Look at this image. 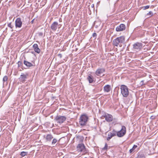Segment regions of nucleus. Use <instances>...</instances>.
<instances>
[{"mask_svg": "<svg viewBox=\"0 0 158 158\" xmlns=\"http://www.w3.org/2000/svg\"><path fill=\"white\" fill-rule=\"evenodd\" d=\"M125 41V36H121L113 40V44L114 46L117 47L119 44V46L121 47L122 46V44Z\"/></svg>", "mask_w": 158, "mask_h": 158, "instance_id": "f257e3e1", "label": "nucleus"}, {"mask_svg": "<svg viewBox=\"0 0 158 158\" xmlns=\"http://www.w3.org/2000/svg\"><path fill=\"white\" fill-rule=\"evenodd\" d=\"M77 151L79 152H82V155H85L88 153L89 151L86 149L83 143H79L77 147Z\"/></svg>", "mask_w": 158, "mask_h": 158, "instance_id": "f03ea898", "label": "nucleus"}, {"mask_svg": "<svg viewBox=\"0 0 158 158\" xmlns=\"http://www.w3.org/2000/svg\"><path fill=\"white\" fill-rule=\"evenodd\" d=\"M79 119L80 125L83 126L86 125L88 119V117L85 114H82L80 116Z\"/></svg>", "mask_w": 158, "mask_h": 158, "instance_id": "7ed1b4c3", "label": "nucleus"}, {"mask_svg": "<svg viewBox=\"0 0 158 158\" xmlns=\"http://www.w3.org/2000/svg\"><path fill=\"white\" fill-rule=\"evenodd\" d=\"M121 93L124 97H127L129 95V91L127 87L125 85H122L120 86Z\"/></svg>", "mask_w": 158, "mask_h": 158, "instance_id": "20e7f679", "label": "nucleus"}, {"mask_svg": "<svg viewBox=\"0 0 158 158\" xmlns=\"http://www.w3.org/2000/svg\"><path fill=\"white\" fill-rule=\"evenodd\" d=\"M54 120L58 123L61 124L63 123L66 120V118L64 116L57 115Z\"/></svg>", "mask_w": 158, "mask_h": 158, "instance_id": "39448f33", "label": "nucleus"}, {"mask_svg": "<svg viewBox=\"0 0 158 158\" xmlns=\"http://www.w3.org/2000/svg\"><path fill=\"white\" fill-rule=\"evenodd\" d=\"M126 128L124 126H122V128L121 130L117 132V135L119 137H121L123 136L126 133Z\"/></svg>", "mask_w": 158, "mask_h": 158, "instance_id": "423d86ee", "label": "nucleus"}, {"mask_svg": "<svg viewBox=\"0 0 158 158\" xmlns=\"http://www.w3.org/2000/svg\"><path fill=\"white\" fill-rule=\"evenodd\" d=\"M28 74L27 73H22L20 77L19 78V79L20 82L23 83L26 81V79L28 78Z\"/></svg>", "mask_w": 158, "mask_h": 158, "instance_id": "0eeeda50", "label": "nucleus"}, {"mask_svg": "<svg viewBox=\"0 0 158 158\" xmlns=\"http://www.w3.org/2000/svg\"><path fill=\"white\" fill-rule=\"evenodd\" d=\"M105 69L104 68H99L95 72V74L97 76H100V75L104 73Z\"/></svg>", "mask_w": 158, "mask_h": 158, "instance_id": "6e6552de", "label": "nucleus"}, {"mask_svg": "<svg viewBox=\"0 0 158 158\" xmlns=\"http://www.w3.org/2000/svg\"><path fill=\"white\" fill-rule=\"evenodd\" d=\"M22 22L20 18H18L15 21V26L16 28H21L22 26Z\"/></svg>", "mask_w": 158, "mask_h": 158, "instance_id": "1a4fd4ad", "label": "nucleus"}, {"mask_svg": "<svg viewBox=\"0 0 158 158\" xmlns=\"http://www.w3.org/2000/svg\"><path fill=\"white\" fill-rule=\"evenodd\" d=\"M143 47V44L141 43L137 42L133 45L134 49L135 50H140Z\"/></svg>", "mask_w": 158, "mask_h": 158, "instance_id": "9d476101", "label": "nucleus"}, {"mask_svg": "<svg viewBox=\"0 0 158 158\" xmlns=\"http://www.w3.org/2000/svg\"><path fill=\"white\" fill-rule=\"evenodd\" d=\"M44 138L45 139L46 142H50L53 138V137L52 135L50 134H47L46 135H44Z\"/></svg>", "mask_w": 158, "mask_h": 158, "instance_id": "9b49d317", "label": "nucleus"}, {"mask_svg": "<svg viewBox=\"0 0 158 158\" xmlns=\"http://www.w3.org/2000/svg\"><path fill=\"white\" fill-rule=\"evenodd\" d=\"M125 29V25L123 24H121L116 27V30L117 31H121L124 30Z\"/></svg>", "mask_w": 158, "mask_h": 158, "instance_id": "f8f14e48", "label": "nucleus"}, {"mask_svg": "<svg viewBox=\"0 0 158 158\" xmlns=\"http://www.w3.org/2000/svg\"><path fill=\"white\" fill-rule=\"evenodd\" d=\"M104 117L105 118L106 121L108 122H111L113 120V116L111 114L106 113L104 115Z\"/></svg>", "mask_w": 158, "mask_h": 158, "instance_id": "ddd939ff", "label": "nucleus"}, {"mask_svg": "<svg viewBox=\"0 0 158 158\" xmlns=\"http://www.w3.org/2000/svg\"><path fill=\"white\" fill-rule=\"evenodd\" d=\"M58 26V23L56 22H54L51 25V28L52 31H55L57 30Z\"/></svg>", "mask_w": 158, "mask_h": 158, "instance_id": "4468645a", "label": "nucleus"}, {"mask_svg": "<svg viewBox=\"0 0 158 158\" xmlns=\"http://www.w3.org/2000/svg\"><path fill=\"white\" fill-rule=\"evenodd\" d=\"M33 47L34 51L38 53H39L40 52V49L39 48L38 45L37 44H34Z\"/></svg>", "mask_w": 158, "mask_h": 158, "instance_id": "2eb2a0df", "label": "nucleus"}, {"mask_svg": "<svg viewBox=\"0 0 158 158\" xmlns=\"http://www.w3.org/2000/svg\"><path fill=\"white\" fill-rule=\"evenodd\" d=\"M103 89L105 92H109L111 89L110 85H105Z\"/></svg>", "mask_w": 158, "mask_h": 158, "instance_id": "dca6fc26", "label": "nucleus"}, {"mask_svg": "<svg viewBox=\"0 0 158 158\" xmlns=\"http://www.w3.org/2000/svg\"><path fill=\"white\" fill-rule=\"evenodd\" d=\"M87 79L89 81V82L90 83H93L94 81L93 77L90 74H89V75L88 76V77H87Z\"/></svg>", "mask_w": 158, "mask_h": 158, "instance_id": "f3484780", "label": "nucleus"}, {"mask_svg": "<svg viewBox=\"0 0 158 158\" xmlns=\"http://www.w3.org/2000/svg\"><path fill=\"white\" fill-rule=\"evenodd\" d=\"M24 64L28 67H31L33 66V64L30 62L24 60Z\"/></svg>", "mask_w": 158, "mask_h": 158, "instance_id": "a211bd4d", "label": "nucleus"}, {"mask_svg": "<svg viewBox=\"0 0 158 158\" xmlns=\"http://www.w3.org/2000/svg\"><path fill=\"white\" fill-rule=\"evenodd\" d=\"M137 147V146L136 145H134L132 148L130 149L129 150V152L130 153H131L132 152H134L136 148Z\"/></svg>", "mask_w": 158, "mask_h": 158, "instance_id": "6ab92c4d", "label": "nucleus"}, {"mask_svg": "<svg viewBox=\"0 0 158 158\" xmlns=\"http://www.w3.org/2000/svg\"><path fill=\"white\" fill-rule=\"evenodd\" d=\"M52 139V141L51 144L52 145H54L56 143H57V142L58 141V140L57 139L55 138H53Z\"/></svg>", "mask_w": 158, "mask_h": 158, "instance_id": "aec40b11", "label": "nucleus"}, {"mask_svg": "<svg viewBox=\"0 0 158 158\" xmlns=\"http://www.w3.org/2000/svg\"><path fill=\"white\" fill-rule=\"evenodd\" d=\"M137 158H145V156L143 154L139 153Z\"/></svg>", "mask_w": 158, "mask_h": 158, "instance_id": "412c9836", "label": "nucleus"}, {"mask_svg": "<svg viewBox=\"0 0 158 158\" xmlns=\"http://www.w3.org/2000/svg\"><path fill=\"white\" fill-rule=\"evenodd\" d=\"M110 133L112 135V136L113 137L116 135H117V132L116 131L114 130H113L112 131V132Z\"/></svg>", "mask_w": 158, "mask_h": 158, "instance_id": "4be33fe9", "label": "nucleus"}, {"mask_svg": "<svg viewBox=\"0 0 158 158\" xmlns=\"http://www.w3.org/2000/svg\"><path fill=\"white\" fill-rule=\"evenodd\" d=\"M28 152H22L20 153V155L23 156H27V155Z\"/></svg>", "mask_w": 158, "mask_h": 158, "instance_id": "5701e85b", "label": "nucleus"}, {"mask_svg": "<svg viewBox=\"0 0 158 158\" xmlns=\"http://www.w3.org/2000/svg\"><path fill=\"white\" fill-rule=\"evenodd\" d=\"M113 136H112V135L110 134V133L109 132L108 135V137L107 138V140L108 141Z\"/></svg>", "mask_w": 158, "mask_h": 158, "instance_id": "b1692460", "label": "nucleus"}, {"mask_svg": "<svg viewBox=\"0 0 158 158\" xmlns=\"http://www.w3.org/2000/svg\"><path fill=\"white\" fill-rule=\"evenodd\" d=\"M153 13L152 11H150L147 14V15H150L149 17H151L153 16Z\"/></svg>", "mask_w": 158, "mask_h": 158, "instance_id": "393cba45", "label": "nucleus"}, {"mask_svg": "<svg viewBox=\"0 0 158 158\" xmlns=\"http://www.w3.org/2000/svg\"><path fill=\"white\" fill-rule=\"evenodd\" d=\"M150 7V6L149 5L146 6H144L141 7V8L143 9V10H145L148 9Z\"/></svg>", "mask_w": 158, "mask_h": 158, "instance_id": "a878e982", "label": "nucleus"}, {"mask_svg": "<svg viewBox=\"0 0 158 158\" xmlns=\"http://www.w3.org/2000/svg\"><path fill=\"white\" fill-rule=\"evenodd\" d=\"M8 77L6 76H5L3 77V82L7 81L8 80Z\"/></svg>", "mask_w": 158, "mask_h": 158, "instance_id": "bb28decb", "label": "nucleus"}, {"mask_svg": "<svg viewBox=\"0 0 158 158\" xmlns=\"http://www.w3.org/2000/svg\"><path fill=\"white\" fill-rule=\"evenodd\" d=\"M108 148V145L106 143L105 144V147L102 148V150L104 151L106 150Z\"/></svg>", "mask_w": 158, "mask_h": 158, "instance_id": "cd10ccee", "label": "nucleus"}, {"mask_svg": "<svg viewBox=\"0 0 158 158\" xmlns=\"http://www.w3.org/2000/svg\"><path fill=\"white\" fill-rule=\"evenodd\" d=\"M18 66L19 67L22 66V65L23 64H22V63L21 61H18Z\"/></svg>", "mask_w": 158, "mask_h": 158, "instance_id": "c85d7f7f", "label": "nucleus"}, {"mask_svg": "<svg viewBox=\"0 0 158 158\" xmlns=\"http://www.w3.org/2000/svg\"><path fill=\"white\" fill-rule=\"evenodd\" d=\"M11 23L10 22L8 24V26L10 27L11 28H12L13 27V26H12L11 25Z\"/></svg>", "mask_w": 158, "mask_h": 158, "instance_id": "c756f323", "label": "nucleus"}, {"mask_svg": "<svg viewBox=\"0 0 158 158\" xmlns=\"http://www.w3.org/2000/svg\"><path fill=\"white\" fill-rule=\"evenodd\" d=\"M97 35L96 33H93L92 35V36L95 39L96 38Z\"/></svg>", "mask_w": 158, "mask_h": 158, "instance_id": "7c9ffc66", "label": "nucleus"}, {"mask_svg": "<svg viewBox=\"0 0 158 158\" xmlns=\"http://www.w3.org/2000/svg\"><path fill=\"white\" fill-rule=\"evenodd\" d=\"M58 56L60 58H61L62 57V55L61 54L59 53L58 54Z\"/></svg>", "mask_w": 158, "mask_h": 158, "instance_id": "2f4dec72", "label": "nucleus"}, {"mask_svg": "<svg viewBox=\"0 0 158 158\" xmlns=\"http://www.w3.org/2000/svg\"><path fill=\"white\" fill-rule=\"evenodd\" d=\"M43 35V34L42 32H40L39 33V35L40 36H42Z\"/></svg>", "mask_w": 158, "mask_h": 158, "instance_id": "473e14b6", "label": "nucleus"}, {"mask_svg": "<svg viewBox=\"0 0 158 158\" xmlns=\"http://www.w3.org/2000/svg\"><path fill=\"white\" fill-rule=\"evenodd\" d=\"M61 24H58V28L59 29L60 27H61Z\"/></svg>", "mask_w": 158, "mask_h": 158, "instance_id": "72a5a7b5", "label": "nucleus"}, {"mask_svg": "<svg viewBox=\"0 0 158 158\" xmlns=\"http://www.w3.org/2000/svg\"><path fill=\"white\" fill-rule=\"evenodd\" d=\"M35 20V19H33L31 22V23H32V24H33V23H34V20Z\"/></svg>", "mask_w": 158, "mask_h": 158, "instance_id": "f704fd0d", "label": "nucleus"}, {"mask_svg": "<svg viewBox=\"0 0 158 158\" xmlns=\"http://www.w3.org/2000/svg\"><path fill=\"white\" fill-rule=\"evenodd\" d=\"M141 82H143V81H141Z\"/></svg>", "mask_w": 158, "mask_h": 158, "instance_id": "c9c22d12", "label": "nucleus"}]
</instances>
